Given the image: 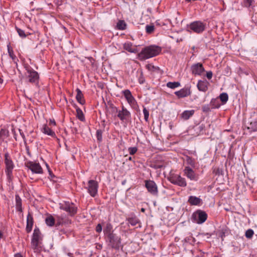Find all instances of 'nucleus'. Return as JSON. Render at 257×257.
<instances>
[{
  "mask_svg": "<svg viewBox=\"0 0 257 257\" xmlns=\"http://www.w3.org/2000/svg\"><path fill=\"white\" fill-rule=\"evenodd\" d=\"M49 124L50 125H56V122L54 119H50Z\"/></svg>",
  "mask_w": 257,
  "mask_h": 257,
  "instance_id": "13d9d810",
  "label": "nucleus"
},
{
  "mask_svg": "<svg viewBox=\"0 0 257 257\" xmlns=\"http://www.w3.org/2000/svg\"><path fill=\"white\" fill-rule=\"evenodd\" d=\"M213 173L216 175H222L223 170L221 168L215 167L213 169Z\"/></svg>",
  "mask_w": 257,
  "mask_h": 257,
  "instance_id": "de8ad7c7",
  "label": "nucleus"
},
{
  "mask_svg": "<svg viewBox=\"0 0 257 257\" xmlns=\"http://www.w3.org/2000/svg\"><path fill=\"white\" fill-rule=\"evenodd\" d=\"M7 48L9 56L12 58L14 62L17 64V61L18 60L17 59L16 55L14 54V51L12 48L11 47L10 43L7 45Z\"/></svg>",
  "mask_w": 257,
  "mask_h": 257,
  "instance_id": "a878e982",
  "label": "nucleus"
},
{
  "mask_svg": "<svg viewBox=\"0 0 257 257\" xmlns=\"http://www.w3.org/2000/svg\"><path fill=\"white\" fill-rule=\"evenodd\" d=\"M9 136V132L8 130L2 128L0 130V141H3L5 139Z\"/></svg>",
  "mask_w": 257,
  "mask_h": 257,
  "instance_id": "473e14b6",
  "label": "nucleus"
},
{
  "mask_svg": "<svg viewBox=\"0 0 257 257\" xmlns=\"http://www.w3.org/2000/svg\"><path fill=\"white\" fill-rule=\"evenodd\" d=\"M5 163L6 165L5 171L8 178L10 179L12 176V172L14 168V163L8 152L5 154Z\"/></svg>",
  "mask_w": 257,
  "mask_h": 257,
  "instance_id": "39448f33",
  "label": "nucleus"
},
{
  "mask_svg": "<svg viewBox=\"0 0 257 257\" xmlns=\"http://www.w3.org/2000/svg\"><path fill=\"white\" fill-rule=\"evenodd\" d=\"M42 236L38 228H35L31 240L32 248L35 252H39L41 250L40 245L41 243Z\"/></svg>",
  "mask_w": 257,
  "mask_h": 257,
  "instance_id": "f03ea898",
  "label": "nucleus"
},
{
  "mask_svg": "<svg viewBox=\"0 0 257 257\" xmlns=\"http://www.w3.org/2000/svg\"><path fill=\"white\" fill-rule=\"evenodd\" d=\"M103 131L101 130H97L96 133L97 140L98 142H101L102 140Z\"/></svg>",
  "mask_w": 257,
  "mask_h": 257,
  "instance_id": "37998d69",
  "label": "nucleus"
},
{
  "mask_svg": "<svg viewBox=\"0 0 257 257\" xmlns=\"http://www.w3.org/2000/svg\"><path fill=\"white\" fill-rule=\"evenodd\" d=\"M16 29L20 37H21L22 38H24L27 37V35H26L24 31L18 28L17 27H16Z\"/></svg>",
  "mask_w": 257,
  "mask_h": 257,
  "instance_id": "c03bdc74",
  "label": "nucleus"
},
{
  "mask_svg": "<svg viewBox=\"0 0 257 257\" xmlns=\"http://www.w3.org/2000/svg\"><path fill=\"white\" fill-rule=\"evenodd\" d=\"M12 131L13 134H14V137L15 140L17 141V136H16V132H15V128H12Z\"/></svg>",
  "mask_w": 257,
  "mask_h": 257,
  "instance_id": "052dcab7",
  "label": "nucleus"
},
{
  "mask_svg": "<svg viewBox=\"0 0 257 257\" xmlns=\"http://www.w3.org/2000/svg\"><path fill=\"white\" fill-rule=\"evenodd\" d=\"M247 129L250 130L251 132L257 131V121L251 122L249 123V125L247 126Z\"/></svg>",
  "mask_w": 257,
  "mask_h": 257,
  "instance_id": "58836bf2",
  "label": "nucleus"
},
{
  "mask_svg": "<svg viewBox=\"0 0 257 257\" xmlns=\"http://www.w3.org/2000/svg\"><path fill=\"white\" fill-rule=\"evenodd\" d=\"M215 100L212 99L211 100L210 104H205L203 105L202 107V111L204 113H208L210 111L211 109L218 108L219 106V105L214 106L213 103L215 102Z\"/></svg>",
  "mask_w": 257,
  "mask_h": 257,
  "instance_id": "aec40b11",
  "label": "nucleus"
},
{
  "mask_svg": "<svg viewBox=\"0 0 257 257\" xmlns=\"http://www.w3.org/2000/svg\"><path fill=\"white\" fill-rule=\"evenodd\" d=\"M96 247L98 249H101L102 248V244H97Z\"/></svg>",
  "mask_w": 257,
  "mask_h": 257,
  "instance_id": "e2e57ef3",
  "label": "nucleus"
},
{
  "mask_svg": "<svg viewBox=\"0 0 257 257\" xmlns=\"http://www.w3.org/2000/svg\"><path fill=\"white\" fill-rule=\"evenodd\" d=\"M98 188V182L93 180H90L87 183V187L86 189L90 195L94 197L97 194Z\"/></svg>",
  "mask_w": 257,
  "mask_h": 257,
  "instance_id": "1a4fd4ad",
  "label": "nucleus"
},
{
  "mask_svg": "<svg viewBox=\"0 0 257 257\" xmlns=\"http://www.w3.org/2000/svg\"><path fill=\"white\" fill-rule=\"evenodd\" d=\"M212 72L211 71H207L206 73V77L208 79H211L212 77Z\"/></svg>",
  "mask_w": 257,
  "mask_h": 257,
  "instance_id": "6e6d98bb",
  "label": "nucleus"
},
{
  "mask_svg": "<svg viewBox=\"0 0 257 257\" xmlns=\"http://www.w3.org/2000/svg\"><path fill=\"white\" fill-rule=\"evenodd\" d=\"M188 28L197 34L202 33L206 28V24L201 21H197L190 23Z\"/></svg>",
  "mask_w": 257,
  "mask_h": 257,
  "instance_id": "0eeeda50",
  "label": "nucleus"
},
{
  "mask_svg": "<svg viewBox=\"0 0 257 257\" xmlns=\"http://www.w3.org/2000/svg\"><path fill=\"white\" fill-rule=\"evenodd\" d=\"M135 99V98H134V97L133 96H132L130 98H128L126 99L127 102L130 104L131 102H132L133 101H134Z\"/></svg>",
  "mask_w": 257,
  "mask_h": 257,
  "instance_id": "bf43d9fd",
  "label": "nucleus"
},
{
  "mask_svg": "<svg viewBox=\"0 0 257 257\" xmlns=\"http://www.w3.org/2000/svg\"><path fill=\"white\" fill-rule=\"evenodd\" d=\"M27 72L28 75L27 78L30 83L38 84L39 83V75L38 73L34 70L30 66L25 67Z\"/></svg>",
  "mask_w": 257,
  "mask_h": 257,
  "instance_id": "6e6552de",
  "label": "nucleus"
},
{
  "mask_svg": "<svg viewBox=\"0 0 257 257\" xmlns=\"http://www.w3.org/2000/svg\"><path fill=\"white\" fill-rule=\"evenodd\" d=\"M95 230L97 233H100L102 231V226L101 224L99 223L97 225L95 228Z\"/></svg>",
  "mask_w": 257,
  "mask_h": 257,
  "instance_id": "5fc2aeb1",
  "label": "nucleus"
},
{
  "mask_svg": "<svg viewBox=\"0 0 257 257\" xmlns=\"http://www.w3.org/2000/svg\"><path fill=\"white\" fill-rule=\"evenodd\" d=\"M15 200L17 211L22 212L23 211L22 199L18 194L15 195Z\"/></svg>",
  "mask_w": 257,
  "mask_h": 257,
  "instance_id": "5701e85b",
  "label": "nucleus"
},
{
  "mask_svg": "<svg viewBox=\"0 0 257 257\" xmlns=\"http://www.w3.org/2000/svg\"><path fill=\"white\" fill-rule=\"evenodd\" d=\"M229 234V229L227 227H223L219 231V236L221 237L222 241L224 240V237Z\"/></svg>",
  "mask_w": 257,
  "mask_h": 257,
  "instance_id": "2f4dec72",
  "label": "nucleus"
},
{
  "mask_svg": "<svg viewBox=\"0 0 257 257\" xmlns=\"http://www.w3.org/2000/svg\"><path fill=\"white\" fill-rule=\"evenodd\" d=\"M191 69L192 74L194 75H201L205 71L203 65L200 63L193 64Z\"/></svg>",
  "mask_w": 257,
  "mask_h": 257,
  "instance_id": "dca6fc26",
  "label": "nucleus"
},
{
  "mask_svg": "<svg viewBox=\"0 0 257 257\" xmlns=\"http://www.w3.org/2000/svg\"><path fill=\"white\" fill-rule=\"evenodd\" d=\"M126 27V24L123 20H119L116 24V28L119 30H124Z\"/></svg>",
  "mask_w": 257,
  "mask_h": 257,
  "instance_id": "72a5a7b5",
  "label": "nucleus"
},
{
  "mask_svg": "<svg viewBox=\"0 0 257 257\" xmlns=\"http://www.w3.org/2000/svg\"><path fill=\"white\" fill-rule=\"evenodd\" d=\"M207 216V214L205 211L198 209L192 214V219L194 222L201 224L206 220Z\"/></svg>",
  "mask_w": 257,
  "mask_h": 257,
  "instance_id": "423d86ee",
  "label": "nucleus"
},
{
  "mask_svg": "<svg viewBox=\"0 0 257 257\" xmlns=\"http://www.w3.org/2000/svg\"><path fill=\"white\" fill-rule=\"evenodd\" d=\"M175 94L178 98L187 97L191 94L190 88L189 87H184L179 91L175 92Z\"/></svg>",
  "mask_w": 257,
  "mask_h": 257,
  "instance_id": "f3484780",
  "label": "nucleus"
},
{
  "mask_svg": "<svg viewBox=\"0 0 257 257\" xmlns=\"http://www.w3.org/2000/svg\"><path fill=\"white\" fill-rule=\"evenodd\" d=\"M55 219L51 215H49L45 219L46 224L49 226H53L55 223Z\"/></svg>",
  "mask_w": 257,
  "mask_h": 257,
  "instance_id": "c756f323",
  "label": "nucleus"
},
{
  "mask_svg": "<svg viewBox=\"0 0 257 257\" xmlns=\"http://www.w3.org/2000/svg\"><path fill=\"white\" fill-rule=\"evenodd\" d=\"M155 30V26L153 25H147L146 26V31L147 33L151 34L154 32Z\"/></svg>",
  "mask_w": 257,
  "mask_h": 257,
  "instance_id": "ea45409f",
  "label": "nucleus"
},
{
  "mask_svg": "<svg viewBox=\"0 0 257 257\" xmlns=\"http://www.w3.org/2000/svg\"><path fill=\"white\" fill-rule=\"evenodd\" d=\"M107 105L110 110V113L116 116L119 110L118 108L111 101L107 102Z\"/></svg>",
  "mask_w": 257,
  "mask_h": 257,
  "instance_id": "b1692460",
  "label": "nucleus"
},
{
  "mask_svg": "<svg viewBox=\"0 0 257 257\" xmlns=\"http://www.w3.org/2000/svg\"><path fill=\"white\" fill-rule=\"evenodd\" d=\"M209 85V83L206 80H200L198 82L197 87L199 91L206 92L208 89Z\"/></svg>",
  "mask_w": 257,
  "mask_h": 257,
  "instance_id": "a211bd4d",
  "label": "nucleus"
},
{
  "mask_svg": "<svg viewBox=\"0 0 257 257\" xmlns=\"http://www.w3.org/2000/svg\"><path fill=\"white\" fill-rule=\"evenodd\" d=\"M19 131L20 134L22 138H23L24 141L25 142H26V137H25V136L24 133L22 132V131L21 129H19Z\"/></svg>",
  "mask_w": 257,
  "mask_h": 257,
  "instance_id": "4d7b16f0",
  "label": "nucleus"
},
{
  "mask_svg": "<svg viewBox=\"0 0 257 257\" xmlns=\"http://www.w3.org/2000/svg\"><path fill=\"white\" fill-rule=\"evenodd\" d=\"M123 49L129 52L136 53L137 49L133 47V44L131 42H126L123 44Z\"/></svg>",
  "mask_w": 257,
  "mask_h": 257,
  "instance_id": "bb28decb",
  "label": "nucleus"
},
{
  "mask_svg": "<svg viewBox=\"0 0 257 257\" xmlns=\"http://www.w3.org/2000/svg\"><path fill=\"white\" fill-rule=\"evenodd\" d=\"M127 221L128 223L131 224L132 226H135L137 225V224H138L140 222L139 219L136 216L128 218L127 219Z\"/></svg>",
  "mask_w": 257,
  "mask_h": 257,
  "instance_id": "f704fd0d",
  "label": "nucleus"
},
{
  "mask_svg": "<svg viewBox=\"0 0 257 257\" xmlns=\"http://www.w3.org/2000/svg\"><path fill=\"white\" fill-rule=\"evenodd\" d=\"M74 107L76 109L77 117L82 121H84L85 117L82 110L76 105H74Z\"/></svg>",
  "mask_w": 257,
  "mask_h": 257,
  "instance_id": "7c9ffc66",
  "label": "nucleus"
},
{
  "mask_svg": "<svg viewBox=\"0 0 257 257\" xmlns=\"http://www.w3.org/2000/svg\"><path fill=\"white\" fill-rule=\"evenodd\" d=\"M167 86L171 89H174L180 86L179 82H169L166 84Z\"/></svg>",
  "mask_w": 257,
  "mask_h": 257,
  "instance_id": "c9c22d12",
  "label": "nucleus"
},
{
  "mask_svg": "<svg viewBox=\"0 0 257 257\" xmlns=\"http://www.w3.org/2000/svg\"><path fill=\"white\" fill-rule=\"evenodd\" d=\"M3 82V79L0 77V83L2 84Z\"/></svg>",
  "mask_w": 257,
  "mask_h": 257,
  "instance_id": "774afa93",
  "label": "nucleus"
},
{
  "mask_svg": "<svg viewBox=\"0 0 257 257\" xmlns=\"http://www.w3.org/2000/svg\"><path fill=\"white\" fill-rule=\"evenodd\" d=\"M254 3V0H243L242 6L245 8H249L251 7Z\"/></svg>",
  "mask_w": 257,
  "mask_h": 257,
  "instance_id": "e433bc0d",
  "label": "nucleus"
},
{
  "mask_svg": "<svg viewBox=\"0 0 257 257\" xmlns=\"http://www.w3.org/2000/svg\"><path fill=\"white\" fill-rule=\"evenodd\" d=\"M253 234L254 232L253 230L251 229H249L246 231L245 235L246 238H250L252 237Z\"/></svg>",
  "mask_w": 257,
  "mask_h": 257,
  "instance_id": "09e8293b",
  "label": "nucleus"
},
{
  "mask_svg": "<svg viewBox=\"0 0 257 257\" xmlns=\"http://www.w3.org/2000/svg\"><path fill=\"white\" fill-rule=\"evenodd\" d=\"M184 175L189 179L192 181H197L198 179V176L195 172L188 166L185 167L184 170Z\"/></svg>",
  "mask_w": 257,
  "mask_h": 257,
  "instance_id": "4468645a",
  "label": "nucleus"
},
{
  "mask_svg": "<svg viewBox=\"0 0 257 257\" xmlns=\"http://www.w3.org/2000/svg\"><path fill=\"white\" fill-rule=\"evenodd\" d=\"M161 51L160 47L151 45L143 48L139 54L138 57L141 60H146L159 55Z\"/></svg>",
  "mask_w": 257,
  "mask_h": 257,
  "instance_id": "f257e3e1",
  "label": "nucleus"
},
{
  "mask_svg": "<svg viewBox=\"0 0 257 257\" xmlns=\"http://www.w3.org/2000/svg\"><path fill=\"white\" fill-rule=\"evenodd\" d=\"M60 209L67 212L71 216H74L77 212V207L72 202L64 201L59 204Z\"/></svg>",
  "mask_w": 257,
  "mask_h": 257,
  "instance_id": "7ed1b4c3",
  "label": "nucleus"
},
{
  "mask_svg": "<svg viewBox=\"0 0 257 257\" xmlns=\"http://www.w3.org/2000/svg\"><path fill=\"white\" fill-rule=\"evenodd\" d=\"M68 255L70 256V257H73V253H68Z\"/></svg>",
  "mask_w": 257,
  "mask_h": 257,
  "instance_id": "338daca9",
  "label": "nucleus"
},
{
  "mask_svg": "<svg viewBox=\"0 0 257 257\" xmlns=\"http://www.w3.org/2000/svg\"><path fill=\"white\" fill-rule=\"evenodd\" d=\"M47 167L48 168V171L49 172V174L51 176L52 174V171L50 170V169L49 168V166L47 165Z\"/></svg>",
  "mask_w": 257,
  "mask_h": 257,
  "instance_id": "0e129e2a",
  "label": "nucleus"
},
{
  "mask_svg": "<svg viewBox=\"0 0 257 257\" xmlns=\"http://www.w3.org/2000/svg\"><path fill=\"white\" fill-rule=\"evenodd\" d=\"M194 110H185L181 114V117L185 120L188 119L194 113Z\"/></svg>",
  "mask_w": 257,
  "mask_h": 257,
  "instance_id": "c85d7f7f",
  "label": "nucleus"
},
{
  "mask_svg": "<svg viewBox=\"0 0 257 257\" xmlns=\"http://www.w3.org/2000/svg\"><path fill=\"white\" fill-rule=\"evenodd\" d=\"M145 187L148 191L154 196H157L158 194V187L156 183L152 180H146Z\"/></svg>",
  "mask_w": 257,
  "mask_h": 257,
  "instance_id": "f8f14e48",
  "label": "nucleus"
},
{
  "mask_svg": "<svg viewBox=\"0 0 257 257\" xmlns=\"http://www.w3.org/2000/svg\"><path fill=\"white\" fill-rule=\"evenodd\" d=\"M116 116L121 121H127L131 118V114L123 105H122L121 109L118 110Z\"/></svg>",
  "mask_w": 257,
  "mask_h": 257,
  "instance_id": "9b49d317",
  "label": "nucleus"
},
{
  "mask_svg": "<svg viewBox=\"0 0 257 257\" xmlns=\"http://www.w3.org/2000/svg\"><path fill=\"white\" fill-rule=\"evenodd\" d=\"M56 226L60 225H67L70 224L72 222L71 220L68 216L64 215H57L56 216Z\"/></svg>",
  "mask_w": 257,
  "mask_h": 257,
  "instance_id": "2eb2a0df",
  "label": "nucleus"
},
{
  "mask_svg": "<svg viewBox=\"0 0 257 257\" xmlns=\"http://www.w3.org/2000/svg\"><path fill=\"white\" fill-rule=\"evenodd\" d=\"M77 95L76 96V99L77 101L81 104L83 105L85 103V101L84 99L83 94L82 91L79 89L77 88Z\"/></svg>",
  "mask_w": 257,
  "mask_h": 257,
  "instance_id": "393cba45",
  "label": "nucleus"
},
{
  "mask_svg": "<svg viewBox=\"0 0 257 257\" xmlns=\"http://www.w3.org/2000/svg\"><path fill=\"white\" fill-rule=\"evenodd\" d=\"M184 242L193 244L196 241V239L192 235L186 237L184 239Z\"/></svg>",
  "mask_w": 257,
  "mask_h": 257,
  "instance_id": "4c0bfd02",
  "label": "nucleus"
},
{
  "mask_svg": "<svg viewBox=\"0 0 257 257\" xmlns=\"http://www.w3.org/2000/svg\"><path fill=\"white\" fill-rule=\"evenodd\" d=\"M205 127V125L203 124H201L198 126V130H199V133L200 134H203L205 133L204 131Z\"/></svg>",
  "mask_w": 257,
  "mask_h": 257,
  "instance_id": "3c124183",
  "label": "nucleus"
},
{
  "mask_svg": "<svg viewBox=\"0 0 257 257\" xmlns=\"http://www.w3.org/2000/svg\"><path fill=\"white\" fill-rule=\"evenodd\" d=\"M15 257H23L20 253H17L15 254Z\"/></svg>",
  "mask_w": 257,
  "mask_h": 257,
  "instance_id": "680f3d73",
  "label": "nucleus"
},
{
  "mask_svg": "<svg viewBox=\"0 0 257 257\" xmlns=\"http://www.w3.org/2000/svg\"><path fill=\"white\" fill-rule=\"evenodd\" d=\"M128 151L130 155H133L136 153L138 151L137 147H130L128 148Z\"/></svg>",
  "mask_w": 257,
  "mask_h": 257,
  "instance_id": "8fccbe9b",
  "label": "nucleus"
},
{
  "mask_svg": "<svg viewBox=\"0 0 257 257\" xmlns=\"http://www.w3.org/2000/svg\"><path fill=\"white\" fill-rule=\"evenodd\" d=\"M188 202L191 205H199L202 200L200 198L194 196H190L189 197Z\"/></svg>",
  "mask_w": 257,
  "mask_h": 257,
  "instance_id": "412c9836",
  "label": "nucleus"
},
{
  "mask_svg": "<svg viewBox=\"0 0 257 257\" xmlns=\"http://www.w3.org/2000/svg\"><path fill=\"white\" fill-rule=\"evenodd\" d=\"M26 166L34 173L42 174L43 173L42 168L39 163L29 161L27 162Z\"/></svg>",
  "mask_w": 257,
  "mask_h": 257,
  "instance_id": "ddd939ff",
  "label": "nucleus"
},
{
  "mask_svg": "<svg viewBox=\"0 0 257 257\" xmlns=\"http://www.w3.org/2000/svg\"><path fill=\"white\" fill-rule=\"evenodd\" d=\"M34 220L32 214L29 212L27 217V225L26 230L28 233L30 232L33 228Z\"/></svg>",
  "mask_w": 257,
  "mask_h": 257,
  "instance_id": "6ab92c4d",
  "label": "nucleus"
},
{
  "mask_svg": "<svg viewBox=\"0 0 257 257\" xmlns=\"http://www.w3.org/2000/svg\"><path fill=\"white\" fill-rule=\"evenodd\" d=\"M42 132L44 134L50 136L52 137H56V134L55 132L53 131H52L50 128H49L47 124L43 125V128L42 129Z\"/></svg>",
  "mask_w": 257,
  "mask_h": 257,
  "instance_id": "4be33fe9",
  "label": "nucleus"
},
{
  "mask_svg": "<svg viewBox=\"0 0 257 257\" xmlns=\"http://www.w3.org/2000/svg\"><path fill=\"white\" fill-rule=\"evenodd\" d=\"M163 167V165L151 164V167L155 169H161Z\"/></svg>",
  "mask_w": 257,
  "mask_h": 257,
  "instance_id": "864d4df0",
  "label": "nucleus"
},
{
  "mask_svg": "<svg viewBox=\"0 0 257 257\" xmlns=\"http://www.w3.org/2000/svg\"><path fill=\"white\" fill-rule=\"evenodd\" d=\"M186 163L187 164L190 165L191 167L194 168L195 166V161L194 159L191 157L187 156L186 158Z\"/></svg>",
  "mask_w": 257,
  "mask_h": 257,
  "instance_id": "79ce46f5",
  "label": "nucleus"
},
{
  "mask_svg": "<svg viewBox=\"0 0 257 257\" xmlns=\"http://www.w3.org/2000/svg\"><path fill=\"white\" fill-rule=\"evenodd\" d=\"M106 241L108 242V245L112 248L118 249L121 246V238L115 233L106 237Z\"/></svg>",
  "mask_w": 257,
  "mask_h": 257,
  "instance_id": "20e7f679",
  "label": "nucleus"
},
{
  "mask_svg": "<svg viewBox=\"0 0 257 257\" xmlns=\"http://www.w3.org/2000/svg\"><path fill=\"white\" fill-rule=\"evenodd\" d=\"M103 232L106 237L114 233L112 230V225L109 223H107L103 229Z\"/></svg>",
  "mask_w": 257,
  "mask_h": 257,
  "instance_id": "cd10ccee",
  "label": "nucleus"
},
{
  "mask_svg": "<svg viewBox=\"0 0 257 257\" xmlns=\"http://www.w3.org/2000/svg\"><path fill=\"white\" fill-rule=\"evenodd\" d=\"M143 113L144 114V119L146 121L148 122L149 120V111L145 107L143 108Z\"/></svg>",
  "mask_w": 257,
  "mask_h": 257,
  "instance_id": "49530a36",
  "label": "nucleus"
},
{
  "mask_svg": "<svg viewBox=\"0 0 257 257\" xmlns=\"http://www.w3.org/2000/svg\"><path fill=\"white\" fill-rule=\"evenodd\" d=\"M219 98L223 103H225L228 99V96L226 93H222L220 94Z\"/></svg>",
  "mask_w": 257,
  "mask_h": 257,
  "instance_id": "a19ab883",
  "label": "nucleus"
},
{
  "mask_svg": "<svg viewBox=\"0 0 257 257\" xmlns=\"http://www.w3.org/2000/svg\"><path fill=\"white\" fill-rule=\"evenodd\" d=\"M122 93L126 99L133 96L131 92L128 89L123 90Z\"/></svg>",
  "mask_w": 257,
  "mask_h": 257,
  "instance_id": "a18cd8bd",
  "label": "nucleus"
},
{
  "mask_svg": "<svg viewBox=\"0 0 257 257\" xmlns=\"http://www.w3.org/2000/svg\"><path fill=\"white\" fill-rule=\"evenodd\" d=\"M169 180L172 184L180 187H185L187 186L185 179L179 175L175 174L172 175L170 177Z\"/></svg>",
  "mask_w": 257,
  "mask_h": 257,
  "instance_id": "9d476101",
  "label": "nucleus"
},
{
  "mask_svg": "<svg viewBox=\"0 0 257 257\" xmlns=\"http://www.w3.org/2000/svg\"><path fill=\"white\" fill-rule=\"evenodd\" d=\"M144 80L141 79H139V82L140 84H143L144 83Z\"/></svg>",
  "mask_w": 257,
  "mask_h": 257,
  "instance_id": "69168bd1",
  "label": "nucleus"
},
{
  "mask_svg": "<svg viewBox=\"0 0 257 257\" xmlns=\"http://www.w3.org/2000/svg\"><path fill=\"white\" fill-rule=\"evenodd\" d=\"M129 104L131 105V106L133 108H134L135 109H137L139 107V106L137 104V102L136 100H135L134 101H133L132 102H131Z\"/></svg>",
  "mask_w": 257,
  "mask_h": 257,
  "instance_id": "603ef678",
  "label": "nucleus"
}]
</instances>
